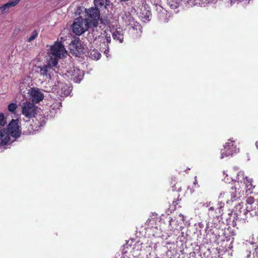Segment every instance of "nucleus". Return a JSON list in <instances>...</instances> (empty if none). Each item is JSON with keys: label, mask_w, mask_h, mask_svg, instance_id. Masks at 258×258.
I'll use <instances>...</instances> for the list:
<instances>
[{"label": "nucleus", "mask_w": 258, "mask_h": 258, "mask_svg": "<svg viewBox=\"0 0 258 258\" xmlns=\"http://www.w3.org/2000/svg\"><path fill=\"white\" fill-rule=\"evenodd\" d=\"M243 204L239 203L235 207V220L233 221V226L235 227L236 225V222H238L240 224H245L248 222V219L251 217V214L247 210L248 207H247L246 209H243Z\"/></svg>", "instance_id": "nucleus-1"}, {"label": "nucleus", "mask_w": 258, "mask_h": 258, "mask_svg": "<svg viewBox=\"0 0 258 258\" xmlns=\"http://www.w3.org/2000/svg\"><path fill=\"white\" fill-rule=\"evenodd\" d=\"M237 197V191L235 187H231L229 191L222 190L218 197V209L219 214H221V209L223 207L224 202L228 203L229 201H233Z\"/></svg>", "instance_id": "nucleus-2"}, {"label": "nucleus", "mask_w": 258, "mask_h": 258, "mask_svg": "<svg viewBox=\"0 0 258 258\" xmlns=\"http://www.w3.org/2000/svg\"><path fill=\"white\" fill-rule=\"evenodd\" d=\"M89 27L88 20L83 19L82 16L75 19L72 25L73 32L77 35H81Z\"/></svg>", "instance_id": "nucleus-3"}, {"label": "nucleus", "mask_w": 258, "mask_h": 258, "mask_svg": "<svg viewBox=\"0 0 258 258\" xmlns=\"http://www.w3.org/2000/svg\"><path fill=\"white\" fill-rule=\"evenodd\" d=\"M86 18L88 20L89 24H92L93 27H96L98 25V21L100 19V12L98 8H91L88 10L85 9Z\"/></svg>", "instance_id": "nucleus-4"}, {"label": "nucleus", "mask_w": 258, "mask_h": 258, "mask_svg": "<svg viewBox=\"0 0 258 258\" xmlns=\"http://www.w3.org/2000/svg\"><path fill=\"white\" fill-rule=\"evenodd\" d=\"M10 135L14 138L19 137L21 134V124L19 119H13L9 123L7 128Z\"/></svg>", "instance_id": "nucleus-5"}, {"label": "nucleus", "mask_w": 258, "mask_h": 258, "mask_svg": "<svg viewBox=\"0 0 258 258\" xmlns=\"http://www.w3.org/2000/svg\"><path fill=\"white\" fill-rule=\"evenodd\" d=\"M234 140L229 139L225 145L224 146V149L221 152V158L223 159L225 157L232 156L233 154L239 152V149L237 148L234 145Z\"/></svg>", "instance_id": "nucleus-6"}, {"label": "nucleus", "mask_w": 258, "mask_h": 258, "mask_svg": "<svg viewBox=\"0 0 258 258\" xmlns=\"http://www.w3.org/2000/svg\"><path fill=\"white\" fill-rule=\"evenodd\" d=\"M179 197L180 194L178 191L172 190L168 193L167 199L170 204L169 209L171 212L175 210L176 206L178 204Z\"/></svg>", "instance_id": "nucleus-7"}, {"label": "nucleus", "mask_w": 258, "mask_h": 258, "mask_svg": "<svg viewBox=\"0 0 258 258\" xmlns=\"http://www.w3.org/2000/svg\"><path fill=\"white\" fill-rule=\"evenodd\" d=\"M50 51L53 56L58 58H62L67 54V51L61 42L55 43L51 47Z\"/></svg>", "instance_id": "nucleus-8"}, {"label": "nucleus", "mask_w": 258, "mask_h": 258, "mask_svg": "<svg viewBox=\"0 0 258 258\" xmlns=\"http://www.w3.org/2000/svg\"><path fill=\"white\" fill-rule=\"evenodd\" d=\"M22 113L25 116L32 118L36 114L35 105L30 102H25L22 105Z\"/></svg>", "instance_id": "nucleus-9"}, {"label": "nucleus", "mask_w": 258, "mask_h": 258, "mask_svg": "<svg viewBox=\"0 0 258 258\" xmlns=\"http://www.w3.org/2000/svg\"><path fill=\"white\" fill-rule=\"evenodd\" d=\"M56 94L60 97H63L68 96L71 91L70 87L66 84L58 82L57 85H55Z\"/></svg>", "instance_id": "nucleus-10"}, {"label": "nucleus", "mask_w": 258, "mask_h": 258, "mask_svg": "<svg viewBox=\"0 0 258 258\" xmlns=\"http://www.w3.org/2000/svg\"><path fill=\"white\" fill-rule=\"evenodd\" d=\"M68 76L71 77V79L76 83H78L82 80L83 75L81 71L78 68H71L67 72Z\"/></svg>", "instance_id": "nucleus-11"}, {"label": "nucleus", "mask_w": 258, "mask_h": 258, "mask_svg": "<svg viewBox=\"0 0 258 258\" xmlns=\"http://www.w3.org/2000/svg\"><path fill=\"white\" fill-rule=\"evenodd\" d=\"M39 72L44 79H51L52 76L53 75L54 70L52 68L50 63L39 67Z\"/></svg>", "instance_id": "nucleus-12"}, {"label": "nucleus", "mask_w": 258, "mask_h": 258, "mask_svg": "<svg viewBox=\"0 0 258 258\" xmlns=\"http://www.w3.org/2000/svg\"><path fill=\"white\" fill-rule=\"evenodd\" d=\"M30 98L35 103H38L43 99V94L38 88H31Z\"/></svg>", "instance_id": "nucleus-13"}, {"label": "nucleus", "mask_w": 258, "mask_h": 258, "mask_svg": "<svg viewBox=\"0 0 258 258\" xmlns=\"http://www.w3.org/2000/svg\"><path fill=\"white\" fill-rule=\"evenodd\" d=\"M232 180L237 181L238 182H242L243 181L244 183L247 186V187L249 186V189H250L251 186H252L251 184V179H248L247 177L244 176V173L243 171H240L237 174V176L235 179H232Z\"/></svg>", "instance_id": "nucleus-14"}, {"label": "nucleus", "mask_w": 258, "mask_h": 258, "mask_svg": "<svg viewBox=\"0 0 258 258\" xmlns=\"http://www.w3.org/2000/svg\"><path fill=\"white\" fill-rule=\"evenodd\" d=\"M126 19L127 20H125L126 23H128V24L131 26L132 28L137 31V33L138 34L141 33L142 27L141 24L135 21L133 17L130 15H129L128 17H126Z\"/></svg>", "instance_id": "nucleus-15"}, {"label": "nucleus", "mask_w": 258, "mask_h": 258, "mask_svg": "<svg viewBox=\"0 0 258 258\" xmlns=\"http://www.w3.org/2000/svg\"><path fill=\"white\" fill-rule=\"evenodd\" d=\"M10 134L6 129L1 130L0 131V144L6 145L10 141Z\"/></svg>", "instance_id": "nucleus-16"}, {"label": "nucleus", "mask_w": 258, "mask_h": 258, "mask_svg": "<svg viewBox=\"0 0 258 258\" xmlns=\"http://www.w3.org/2000/svg\"><path fill=\"white\" fill-rule=\"evenodd\" d=\"M20 2V0H11L0 7V10H1L2 13H4L6 11L8 10L10 8L18 5Z\"/></svg>", "instance_id": "nucleus-17"}, {"label": "nucleus", "mask_w": 258, "mask_h": 258, "mask_svg": "<svg viewBox=\"0 0 258 258\" xmlns=\"http://www.w3.org/2000/svg\"><path fill=\"white\" fill-rule=\"evenodd\" d=\"M109 3V0H94L95 6L98 9L99 8L100 9L106 8Z\"/></svg>", "instance_id": "nucleus-18"}, {"label": "nucleus", "mask_w": 258, "mask_h": 258, "mask_svg": "<svg viewBox=\"0 0 258 258\" xmlns=\"http://www.w3.org/2000/svg\"><path fill=\"white\" fill-rule=\"evenodd\" d=\"M101 55V53L96 49L91 50L89 53V57L94 60L99 59Z\"/></svg>", "instance_id": "nucleus-19"}, {"label": "nucleus", "mask_w": 258, "mask_h": 258, "mask_svg": "<svg viewBox=\"0 0 258 258\" xmlns=\"http://www.w3.org/2000/svg\"><path fill=\"white\" fill-rule=\"evenodd\" d=\"M112 37L114 39H116L119 42L122 43L123 40V35L120 31L115 30L112 33Z\"/></svg>", "instance_id": "nucleus-20"}, {"label": "nucleus", "mask_w": 258, "mask_h": 258, "mask_svg": "<svg viewBox=\"0 0 258 258\" xmlns=\"http://www.w3.org/2000/svg\"><path fill=\"white\" fill-rule=\"evenodd\" d=\"M180 0H167L168 5L172 9L177 8Z\"/></svg>", "instance_id": "nucleus-21"}, {"label": "nucleus", "mask_w": 258, "mask_h": 258, "mask_svg": "<svg viewBox=\"0 0 258 258\" xmlns=\"http://www.w3.org/2000/svg\"><path fill=\"white\" fill-rule=\"evenodd\" d=\"M38 35V31L36 30H34L33 31L30 37H27L26 41L28 42H30L35 39Z\"/></svg>", "instance_id": "nucleus-22"}, {"label": "nucleus", "mask_w": 258, "mask_h": 258, "mask_svg": "<svg viewBox=\"0 0 258 258\" xmlns=\"http://www.w3.org/2000/svg\"><path fill=\"white\" fill-rule=\"evenodd\" d=\"M17 108V105L16 103H10L8 106V110L12 113H14Z\"/></svg>", "instance_id": "nucleus-23"}, {"label": "nucleus", "mask_w": 258, "mask_h": 258, "mask_svg": "<svg viewBox=\"0 0 258 258\" xmlns=\"http://www.w3.org/2000/svg\"><path fill=\"white\" fill-rule=\"evenodd\" d=\"M7 123L6 118L3 113H0V127L5 125Z\"/></svg>", "instance_id": "nucleus-24"}, {"label": "nucleus", "mask_w": 258, "mask_h": 258, "mask_svg": "<svg viewBox=\"0 0 258 258\" xmlns=\"http://www.w3.org/2000/svg\"><path fill=\"white\" fill-rule=\"evenodd\" d=\"M59 58L57 57L54 56V58H52V57L50 58V60L49 61L48 63H50L51 66H52V68L53 67H55L58 63V59Z\"/></svg>", "instance_id": "nucleus-25"}, {"label": "nucleus", "mask_w": 258, "mask_h": 258, "mask_svg": "<svg viewBox=\"0 0 258 258\" xmlns=\"http://www.w3.org/2000/svg\"><path fill=\"white\" fill-rule=\"evenodd\" d=\"M104 39L105 40V41L104 40L103 43H105L106 42L107 45L106 46H107V45H108V44L111 42V39L110 35L108 36L107 34L106 35Z\"/></svg>", "instance_id": "nucleus-26"}, {"label": "nucleus", "mask_w": 258, "mask_h": 258, "mask_svg": "<svg viewBox=\"0 0 258 258\" xmlns=\"http://www.w3.org/2000/svg\"><path fill=\"white\" fill-rule=\"evenodd\" d=\"M85 8H84L83 7H81V6H80V7H78L77 8V11L76 12V14H78L79 15H80L81 12H82L84 10L85 11Z\"/></svg>", "instance_id": "nucleus-27"}, {"label": "nucleus", "mask_w": 258, "mask_h": 258, "mask_svg": "<svg viewBox=\"0 0 258 258\" xmlns=\"http://www.w3.org/2000/svg\"><path fill=\"white\" fill-rule=\"evenodd\" d=\"M246 203L251 205L254 203V199L252 197H248L246 200Z\"/></svg>", "instance_id": "nucleus-28"}, {"label": "nucleus", "mask_w": 258, "mask_h": 258, "mask_svg": "<svg viewBox=\"0 0 258 258\" xmlns=\"http://www.w3.org/2000/svg\"><path fill=\"white\" fill-rule=\"evenodd\" d=\"M25 87V84L24 83H21L20 84V92L21 93H24L25 91H23V90L24 89V87Z\"/></svg>", "instance_id": "nucleus-29"}, {"label": "nucleus", "mask_w": 258, "mask_h": 258, "mask_svg": "<svg viewBox=\"0 0 258 258\" xmlns=\"http://www.w3.org/2000/svg\"><path fill=\"white\" fill-rule=\"evenodd\" d=\"M102 50L104 51V53L106 54H107L109 52V46L107 45V46H106L105 48H102Z\"/></svg>", "instance_id": "nucleus-30"}, {"label": "nucleus", "mask_w": 258, "mask_h": 258, "mask_svg": "<svg viewBox=\"0 0 258 258\" xmlns=\"http://www.w3.org/2000/svg\"><path fill=\"white\" fill-rule=\"evenodd\" d=\"M224 180L226 182H229L230 181L229 180L228 178H226V177L224 178Z\"/></svg>", "instance_id": "nucleus-31"}, {"label": "nucleus", "mask_w": 258, "mask_h": 258, "mask_svg": "<svg viewBox=\"0 0 258 258\" xmlns=\"http://www.w3.org/2000/svg\"><path fill=\"white\" fill-rule=\"evenodd\" d=\"M255 146L257 148V149H258V141H256L255 142Z\"/></svg>", "instance_id": "nucleus-32"}, {"label": "nucleus", "mask_w": 258, "mask_h": 258, "mask_svg": "<svg viewBox=\"0 0 258 258\" xmlns=\"http://www.w3.org/2000/svg\"><path fill=\"white\" fill-rule=\"evenodd\" d=\"M210 210H214V208L213 207H211L209 209Z\"/></svg>", "instance_id": "nucleus-33"}, {"label": "nucleus", "mask_w": 258, "mask_h": 258, "mask_svg": "<svg viewBox=\"0 0 258 258\" xmlns=\"http://www.w3.org/2000/svg\"><path fill=\"white\" fill-rule=\"evenodd\" d=\"M223 174H225V175H226V176H228V175H227V174H226V172H225V171H224V172H223Z\"/></svg>", "instance_id": "nucleus-34"}, {"label": "nucleus", "mask_w": 258, "mask_h": 258, "mask_svg": "<svg viewBox=\"0 0 258 258\" xmlns=\"http://www.w3.org/2000/svg\"><path fill=\"white\" fill-rule=\"evenodd\" d=\"M104 23V24H106V23ZM109 24V22H106V24Z\"/></svg>", "instance_id": "nucleus-35"}, {"label": "nucleus", "mask_w": 258, "mask_h": 258, "mask_svg": "<svg viewBox=\"0 0 258 258\" xmlns=\"http://www.w3.org/2000/svg\"><path fill=\"white\" fill-rule=\"evenodd\" d=\"M249 256H250V254H247V257H248Z\"/></svg>", "instance_id": "nucleus-36"}]
</instances>
